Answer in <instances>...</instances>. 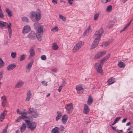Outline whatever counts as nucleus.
I'll list each match as a JSON object with an SVG mask.
<instances>
[{"label": "nucleus", "instance_id": "45", "mask_svg": "<svg viewBox=\"0 0 133 133\" xmlns=\"http://www.w3.org/2000/svg\"><path fill=\"white\" fill-rule=\"evenodd\" d=\"M3 11L2 10V11H0V18H3L4 17V15L3 13Z\"/></svg>", "mask_w": 133, "mask_h": 133}, {"label": "nucleus", "instance_id": "56", "mask_svg": "<svg viewBox=\"0 0 133 133\" xmlns=\"http://www.w3.org/2000/svg\"><path fill=\"white\" fill-rule=\"evenodd\" d=\"M128 26L127 25L126 26H125L122 29L121 31H120V32H121L122 31H124L127 28V27Z\"/></svg>", "mask_w": 133, "mask_h": 133}, {"label": "nucleus", "instance_id": "40", "mask_svg": "<svg viewBox=\"0 0 133 133\" xmlns=\"http://www.w3.org/2000/svg\"><path fill=\"white\" fill-rule=\"evenodd\" d=\"M66 81L65 79H64L63 80V81L62 84L60 85L62 87L65 85L66 84Z\"/></svg>", "mask_w": 133, "mask_h": 133}, {"label": "nucleus", "instance_id": "46", "mask_svg": "<svg viewBox=\"0 0 133 133\" xmlns=\"http://www.w3.org/2000/svg\"><path fill=\"white\" fill-rule=\"evenodd\" d=\"M106 61L105 60H104L103 59L101 61L100 63L98 65H100L101 66H102L103 65V64Z\"/></svg>", "mask_w": 133, "mask_h": 133}, {"label": "nucleus", "instance_id": "59", "mask_svg": "<svg viewBox=\"0 0 133 133\" xmlns=\"http://www.w3.org/2000/svg\"><path fill=\"white\" fill-rule=\"evenodd\" d=\"M121 118V117H117L115 119V121L116 122L118 121L119 119Z\"/></svg>", "mask_w": 133, "mask_h": 133}, {"label": "nucleus", "instance_id": "12", "mask_svg": "<svg viewBox=\"0 0 133 133\" xmlns=\"http://www.w3.org/2000/svg\"><path fill=\"white\" fill-rule=\"evenodd\" d=\"M34 62V60H31V61L27 64L26 66V72L27 73H28L30 72V69L31 68Z\"/></svg>", "mask_w": 133, "mask_h": 133}, {"label": "nucleus", "instance_id": "11", "mask_svg": "<svg viewBox=\"0 0 133 133\" xmlns=\"http://www.w3.org/2000/svg\"><path fill=\"white\" fill-rule=\"evenodd\" d=\"M20 115H21V117H22L24 119L25 118L24 120L30 119L31 117H26L28 115V113L26 112L21 111L19 112Z\"/></svg>", "mask_w": 133, "mask_h": 133}, {"label": "nucleus", "instance_id": "15", "mask_svg": "<svg viewBox=\"0 0 133 133\" xmlns=\"http://www.w3.org/2000/svg\"><path fill=\"white\" fill-rule=\"evenodd\" d=\"M28 37L31 39H34L36 37V34L34 32L31 31L28 35Z\"/></svg>", "mask_w": 133, "mask_h": 133}, {"label": "nucleus", "instance_id": "32", "mask_svg": "<svg viewBox=\"0 0 133 133\" xmlns=\"http://www.w3.org/2000/svg\"><path fill=\"white\" fill-rule=\"evenodd\" d=\"M110 55V54H109L107 55L105 57L103 58V59L105 60V61H106L109 58Z\"/></svg>", "mask_w": 133, "mask_h": 133}, {"label": "nucleus", "instance_id": "43", "mask_svg": "<svg viewBox=\"0 0 133 133\" xmlns=\"http://www.w3.org/2000/svg\"><path fill=\"white\" fill-rule=\"evenodd\" d=\"M7 111H6V110H5L3 111V112L1 114V115H2L3 116L5 117L6 115L7 114Z\"/></svg>", "mask_w": 133, "mask_h": 133}, {"label": "nucleus", "instance_id": "21", "mask_svg": "<svg viewBox=\"0 0 133 133\" xmlns=\"http://www.w3.org/2000/svg\"><path fill=\"white\" fill-rule=\"evenodd\" d=\"M57 116L56 118V121H57L61 118L62 115L61 112L59 111H57Z\"/></svg>", "mask_w": 133, "mask_h": 133}, {"label": "nucleus", "instance_id": "51", "mask_svg": "<svg viewBox=\"0 0 133 133\" xmlns=\"http://www.w3.org/2000/svg\"><path fill=\"white\" fill-rule=\"evenodd\" d=\"M89 30L88 29H87L84 32V33L83 34V36H85L89 32Z\"/></svg>", "mask_w": 133, "mask_h": 133}, {"label": "nucleus", "instance_id": "39", "mask_svg": "<svg viewBox=\"0 0 133 133\" xmlns=\"http://www.w3.org/2000/svg\"><path fill=\"white\" fill-rule=\"evenodd\" d=\"M99 16V14L98 13H96L94 15V19L95 20H97Z\"/></svg>", "mask_w": 133, "mask_h": 133}, {"label": "nucleus", "instance_id": "63", "mask_svg": "<svg viewBox=\"0 0 133 133\" xmlns=\"http://www.w3.org/2000/svg\"><path fill=\"white\" fill-rule=\"evenodd\" d=\"M52 71L54 72H57V70L56 68L52 69H51Z\"/></svg>", "mask_w": 133, "mask_h": 133}, {"label": "nucleus", "instance_id": "2", "mask_svg": "<svg viewBox=\"0 0 133 133\" xmlns=\"http://www.w3.org/2000/svg\"><path fill=\"white\" fill-rule=\"evenodd\" d=\"M103 32V30L102 28L95 32L93 36L94 41L92 43L91 49H93L97 46L100 40L101 36Z\"/></svg>", "mask_w": 133, "mask_h": 133}, {"label": "nucleus", "instance_id": "62", "mask_svg": "<svg viewBox=\"0 0 133 133\" xmlns=\"http://www.w3.org/2000/svg\"><path fill=\"white\" fill-rule=\"evenodd\" d=\"M52 2L54 4H57V0H52Z\"/></svg>", "mask_w": 133, "mask_h": 133}, {"label": "nucleus", "instance_id": "48", "mask_svg": "<svg viewBox=\"0 0 133 133\" xmlns=\"http://www.w3.org/2000/svg\"><path fill=\"white\" fill-rule=\"evenodd\" d=\"M23 119V117H21V116H20L18 119H17L16 120V122H19L20 119Z\"/></svg>", "mask_w": 133, "mask_h": 133}, {"label": "nucleus", "instance_id": "13", "mask_svg": "<svg viewBox=\"0 0 133 133\" xmlns=\"http://www.w3.org/2000/svg\"><path fill=\"white\" fill-rule=\"evenodd\" d=\"M30 26L28 25H26L23 28L22 32L23 34L27 33L30 31Z\"/></svg>", "mask_w": 133, "mask_h": 133}, {"label": "nucleus", "instance_id": "47", "mask_svg": "<svg viewBox=\"0 0 133 133\" xmlns=\"http://www.w3.org/2000/svg\"><path fill=\"white\" fill-rule=\"evenodd\" d=\"M41 58L43 60H45L46 59V57L45 55H43L41 56Z\"/></svg>", "mask_w": 133, "mask_h": 133}, {"label": "nucleus", "instance_id": "53", "mask_svg": "<svg viewBox=\"0 0 133 133\" xmlns=\"http://www.w3.org/2000/svg\"><path fill=\"white\" fill-rule=\"evenodd\" d=\"M41 83L46 86H47V85L48 82L46 81H43L41 82Z\"/></svg>", "mask_w": 133, "mask_h": 133}, {"label": "nucleus", "instance_id": "4", "mask_svg": "<svg viewBox=\"0 0 133 133\" xmlns=\"http://www.w3.org/2000/svg\"><path fill=\"white\" fill-rule=\"evenodd\" d=\"M29 120H24V121H25L26 124L28 126L27 127V128L28 129H30L31 131H33L36 127L37 123L35 122L31 123Z\"/></svg>", "mask_w": 133, "mask_h": 133}, {"label": "nucleus", "instance_id": "16", "mask_svg": "<svg viewBox=\"0 0 133 133\" xmlns=\"http://www.w3.org/2000/svg\"><path fill=\"white\" fill-rule=\"evenodd\" d=\"M106 51H103L98 53L95 56V58L97 59L103 56L106 53Z\"/></svg>", "mask_w": 133, "mask_h": 133}, {"label": "nucleus", "instance_id": "3", "mask_svg": "<svg viewBox=\"0 0 133 133\" xmlns=\"http://www.w3.org/2000/svg\"><path fill=\"white\" fill-rule=\"evenodd\" d=\"M41 12L38 10L35 12L31 11L30 14V16L31 19L33 22H38L40 20L41 18Z\"/></svg>", "mask_w": 133, "mask_h": 133}, {"label": "nucleus", "instance_id": "54", "mask_svg": "<svg viewBox=\"0 0 133 133\" xmlns=\"http://www.w3.org/2000/svg\"><path fill=\"white\" fill-rule=\"evenodd\" d=\"M110 0H101V1L103 3H105L108 2L110 1Z\"/></svg>", "mask_w": 133, "mask_h": 133}, {"label": "nucleus", "instance_id": "22", "mask_svg": "<svg viewBox=\"0 0 133 133\" xmlns=\"http://www.w3.org/2000/svg\"><path fill=\"white\" fill-rule=\"evenodd\" d=\"M115 82V78L113 77H111L108 79L107 82L109 84H112Z\"/></svg>", "mask_w": 133, "mask_h": 133}, {"label": "nucleus", "instance_id": "9", "mask_svg": "<svg viewBox=\"0 0 133 133\" xmlns=\"http://www.w3.org/2000/svg\"><path fill=\"white\" fill-rule=\"evenodd\" d=\"M98 63H96L94 66L95 69L97 70V71L100 73L101 75H103V71L102 70V66L100 65H98Z\"/></svg>", "mask_w": 133, "mask_h": 133}, {"label": "nucleus", "instance_id": "34", "mask_svg": "<svg viewBox=\"0 0 133 133\" xmlns=\"http://www.w3.org/2000/svg\"><path fill=\"white\" fill-rule=\"evenodd\" d=\"M25 58V56L24 55H23L21 56L20 58L19 61H23Z\"/></svg>", "mask_w": 133, "mask_h": 133}, {"label": "nucleus", "instance_id": "61", "mask_svg": "<svg viewBox=\"0 0 133 133\" xmlns=\"http://www.w3.org/2000/svg\"><path fill=\"white\" fill-rule=\"evenodd\" d=\"M62 87H63L61 85H60L59 86L58 89V90L59 92H60L61 91Z\"/></svg>", "mask_w": 133, "mask_h": 133}, {"label": "nucleus", "instance_id": "58", "mask_svg": "<svg viewBox=\"0 0 133 133\" xmlns=\"http://www.w3.org/2000/svg\"><path fill=\"white\" fill-rule=\"evenodd\" d=\"M3 72L2 71H1L0 72V79H2L3 77Z\"/></svg>", "mask_w": 133, "mask_h": 133}, {"label": "nucleus", "instance_id": "38", "mask_svg": "<svg viewBox=\"0 0 133 133\" xmlns=\"http://www.w3.org/2000/svg\"><path fill=\"white\" fill-rule=\"evenodd\" d=\"M22 20L23 21L26 22H29L28 18L26 17H23L22 18Z\"/></svg>", "mask_w": 133, "mask_h": 133}, {"label": "nucleus", "instance_id": "30", "mask_svg": "<svg viewBox=\"0 0 133 133\" xmlns=\"http://www.w3.org/2000/svg\"><path fill=\"white\" fill-rule=\"evenodd\" d=\"M112 9V6L111 5L108 6L106 9V11L108 12H111Z\"/></svg>", "mask_w": 133, "mask_h": 133}, {"label": "nucleus", "instance_id": "8", "mask_svg": "<svg viewBox=\"0 0 133 133\" xmlns=\"http://www.w3.org/2000/svg\"><path fill=\"white\" fill-rule=\"evenodd\" d=\"M65 108L68 113L71 112L73 109V104L70 103L67 104L65 107Z\"/></svg>", "mask_w": 133, "mask_h": 133}, {"label": "nucleus", "instance_id": "50", "mask_svg": "<svg viewBox=\"0 0 133 133\" xmlns=\"http://www.w3.org/2000/svg\"><path fill=\"white\" fill-rule=\"evenodd\" d=\"M32 95L31 91L30 90H29L27 93V96L30 97Z\"/></svg>", "mask_w": 133, "mask_h": 133}, {"label": "nucleus", "instance_id": "31", "mask_svg": "<svg viewBox=\"0 0 133 133\" xmlns=\"http://www.w3.org/2000/svg\"><path fill=\"white\" fill-rule=\"evenodd\" d=\"M59 16L60 18L62 19L63 21H66V18L63 15L60 14L59 15Z\"/></svg>", "mask_w": 133, "mask_h": 133}, {"label": "nucleus", "instance_id": "52", "mask_svg": "<svg viewBox=\"0 0 133 133\" xmlns=\"http://www.w3.org/2000/svg\"><path fill=\"white\" fill-rule=\"evenodd\" d=\"M64 127L63 126L61 125L60 126L59 128V130L60 131H63L64 129Z\"/></svg>", "mask_w": 133, "mask_h": 133}, {"label": "nucleus", "instance_id": "26", "mask_svg": "<svg viewBox=\"0 0 133 133\" xmlns=\"http://www.w3.org/2000/svg\"><path fill=\"white\" fill-rule=\"evenodd\" d=\"M6 12L7 13L8 16L10 17H11L12 16V14L11 11L10 9L8 8H7L5 9Z\"/></svg>", "mask_w": 133, "mask_h": 133}, {"label": "nucleus", "instance_id": "57", "mask_svg": "<svg viewBox=\"0 0 133 133\" xmlns=\"http://www.w3.org/2000/svg\"><path fill=\"white\" fill-rule=\"evenodd\" d=\"M74 2V0H69L68 2L71 5Z\"/></svg>", "mask_w": 133, "mask_h": 133}, {"label": "nucleus", "instance_id": "37", "mask_svg": "<svg viewBox=\"0 0 133 133\" xmlns=\"http://www.w3.org/2000/svg\"><path fill=\"white\" fill-rule=\"evenodd\" d=\"M16 56V52H12L11 53V56L13 58H15Z\"/></svg>", "mask_w": 133, "mask_h": 133}, {"label": "nucleus", "instance_id": "7", "mask_svg": "<svg viewBox=\"0 0 133 133\" xmlns=\"http://www.w3.org/2000/svg\"><path fill=\"white\" fill-rule=\"evenodd\" d=\"M84 43L81 41H80L77 43L72 49L73 52H75L77 51L83 44Z\"/></svg>", "mask_w": 133, "mask_h": 133}, {"label": "nucleus", "instance_id": "14", "mask_svg": "<svg viewBox=\"0 0 133 133\" xmlns=\"http://www.w3.org/2000/svg\"><path fill=\"white\" fill-rule=\"evenodd\" d=\"M76 89L79 94H81L83 93V88L80 85H77L76 87Z\"/></svg>", "mask_w": 133, "mask_h": 133}, {"label": "nucleus", "instance_id": "27", "mask_svg": "<svg viewBox=\"0 0 133 133\" xmlns=\"http://www.w3.org/2000/svg\"><path fill=\"white\" fill-rule=\"evenodd\" d=\"M93 99L91 96H89L87 101V104L88 105H91Z\"/></svg>", "mask_w": 133, "mask_h": 133}, {"label": "nucleus", "instance_id": "6", "mask_svg": "<svg viewBox=\"0 0 133 133\" xmlns=\"http://www.w3.org/2000/svg\"><path fill=\"white\" fill-rule=\"evenodd\" d=\"M28 114L33 118H36L38 117V113L33 108H30L28 110Z\"/></svg>", "mask_w": 133, "mask_h": 133}, {"label": "nucleus", "instance_id": "55", "mask_svg": "<svg viewBox=\"0 0 133 133\" xmlns=\"http://www.w3.org/2000/svg\"><path fill=\"white\" fill-rule=\"evenodd\" d=\"M110 126H111V127L112 129L113 130H114L115 131H116L118 133V132H119V131H118V130H116L115 127H114L112 126H111V125H110Z\"/></svg>", "mask_w": 133, "mask_h": 133}, {"label": "nucleus", "instance_id": "23", "mask_svg": "<svg viewBox=\"0 0 133 133\" xmlns=\"http://www.w3.org/2000/svg\"><path fill=\"white\" fill-rule=\"evenodd\" d=\"M26 126L24 123H23L20 128V130L22 133L24 132L26 130Z\"/></svg>", "mask_w": 133, "mask_h": 133}, {"label": "nucleus", "instance_id": "29", "mask_svg": "<svg viewBox=\"0 0 133 133\" xmlns=\"http://www.w3.org/2000/svg\"><path fill=\"white\" fill-rule=\"evenodd\" d=\"M52 48L54 50H56L58 49V46L56 43H54L52 45Z\"/></svg>", "mask_w": 133, "mask_h": 133}, {"label": "nucleus", "instance_id": "41", "mask_svg": "<svg viewBox=\"0 0 133 133\" xmlns=\"http://www.w3.org/2000/svg\"><path fill=\"white\" fill-rule=\"evenodd\" d=\"M85 122L87 123H90L91 122V121L90 118L88 117H86L85 118Z\"/></svg>", "mask_w": 133, "mask_h": 133}, {"label": "nucleus", "instance_id": "35", "mask_svg": "<svg viewBox=\"0 0 133 133\" xmlns=\"http://www.w3.org/2000/svg\"><path fill=\"white\" fill-rule=\"evenodd\" d=\"M8 31L9 32V36L10 38L12 36V30L11 28H8Z\"/></svg>", "mask_w": 133, "mask_h": 133}, {"label": "nucleus", "instance_id": "28", "mask_svg": "<svg viewBox=\"0 0 133 133\" xmlns=\"http://www.w3.org/2000/svg\"><path fill=\"white\" fill-rule=\"evenodd\" d=\"M118 66L120 68H123L125 66V64L122 62H118Z\"/></svg>", "mask_w": 133, "mask_h": 133}, {"label": "nucleus", "instance_id": "10", "mask_svg": "<svg viewBox=\"0 0 133 133\" xmlns=\"http://www.w3.org/2000/svg\"><path fill=\"white\" fill-rule=\"evenodd\" d=\"M35 46L33 45L29 50V52L30 55L29 57V59H30L34 57L35 54V53L34 50L35 48Z\"/></svg>", "mask_w": 133, "mask_h": 133}, {"label": "nucleus", "instance_id": "24", "mask_svg": "<svg viewBox=\"0 0 133 133\" xmlns=\"http://www.w3.org/2000/svg\"><path fill=\"white\" fill-rule=\"evenodd\" d=\"M7 24L6 22L1 21L0 23V28H2L3 27H6Z\"/></svg>", "mask_w": 133, "mask_h": 133}, {"label": "nucleus", "instance_id": "5", "mask_svg": "<svg viewBox=\"0 0 133 133\" xmlns=\"http://www.w3.org/2000/svg\"><path fill=\"white\" fill-rule=\"evenodd\" d=\"M36 38L39 41L42 39V37L43 33V28L42 26H40L37 29Z\"/></svg>", "mask_w": 133, "mask_h": 133}, {"label": "nucleus", "instance_id": "1", "mask_svg": "<svg viewBox=\"0 0 133 133\" xmlns=\"http://www.w3.org/2000/svg\"><path fill=\"white\" fill-rule=\"evenodd\" d=\"M103 32V30L102 28L95 32L93 36L94 41L92 43L91 49H93L97 46L100 40L101 36Z\"/></svg>", "mask_w": 133, "mask_h": 133}, {"label": "nucleus", "instance_id": "18", "mask_svg": "<svg viewBox=\"0 0 133 133\" xmlns=\"http://www.w3.org/2000/svg\"><path fill=\"white\" fill-rule=\"evenodd\" d=\"M90 111V109L88 106L86 104L84 105V109L83 113L85 114H87Z\"/></svg>", "mask_w": 133, "mask_h": 133}, {"label": "nucleus", "instance_id": "36", "mask_svg": "<svg viewBox=\"0 0 133 133\" xmlns=\"http://www.w3.org/2000/svg\"><path fill=\"white\" fill-rule=\"evenodd\" d=\"M58 27L57 26H56L55 27L52 29L51 30V31L53 32H54L56 31H58Z\"/></svg>", "mask_w": 133, "mask_h": 133}, {"label": "nucleus", "instance_id": "17", "mask_svg": "<svg viewBox=\"0 0 133 133\" xmlns=\"http://www.w3.org/2000/svg\"><path fill=\"white\" fill-rule=\"evenodd\" d=\"M24 83V82L21 80H19L15 85V88H18L22 87Z\"/></svg>", "mask_w": 133, "mask_h": 133}, {"label": "nucleus", "instance_id": "60", "mask_svg": "<svg viewBox=\"0 0 133 133\" xmlns=\"http://www.w3.org/2000/svg\"><path fill=\"white\" fill-rule=\"evenodd\" d=\"M1 99L3 100V101H7L6 98L5 96H2L1 97Z\"/></svg>", "mask_w": 133, "mask_h": 133}, {"label": "nucleus", "instance_id": "44", "mask_svg": "<svg viewBox=\"0 0 133 133\" xmlns=\"http://www.w3.org/2000/svg\"><path fill=\"white\" fill-rule=\"evenodd\" d=\"M8 125H7L5 127V128H4V129L2 131V133H6L8 128Z\"/></svg>", "mask_w": 133, "mask_h": 133}, {"label": "nucleus", "instance_id": "20", "mask_svg": "<svg viewBox=\"0 0 133 133\" xmlns=\"http://www.w3.org/2000/svg\"><path fill=\"white\" fill-rule=\"evenodd\" d=\"M16 66V65L14 64H12L8 65L7 67V69L8 70H10L14 69Z\"/></svg>", "mask_w": 133, "mask_h": 133}, {"label": "nucleus", "instance_id": "25", "mask_svg": "<svg viewBox=\"0 0 133 133\" xmlns=\"http://www.w3.org/2000/svg\"><path fill=\"white\" fill-rule=\"evenodd\" d=\"M58 130V127H55L51 130V133H59Z\"/></svg>", "mask_w": 133, "mask_h": 133}, {"label": "nucleus", "instance_id": "49", "mask_svg": "<svg viewBox=\"0 0 133 133\" xmlns=\"http://www.w3.org/2000/svg\"><path fill=\"white\" fill-rule=\"evenodd\" d=\"M5 116H3L1 115L0 116V120L1 122H2L3 121V119L5 118Z\"/></svg>", "mask_w": 133, "mask_h": 133}, {"label": "nucleus", "instance_id": "33", "mask_svg": "<svg viewBox=\"0 0 133 133\" xmlns=\"http://www.w3.org/2000/svg\"><path fill=\"white\" fill-rule=\"evenodd\" d=\"M4 63L2 59L0 58V68L2 67L4 65Z\"/></svg>", "mask_w": 133, "mask_h": 133}, {"label": "nucleus", "instance_id": "42", "mask_svg": "<svg viewBox=\"0 0 133 133\" xmlns=\"http://www.w3.org/2000/svg\"><path fill=\"white\" fill-rule=\"evenodd\" d=\"M34 25L35 29H37L38 27L39 26H38L39 24L37 22L34 23Z\"/></svg>", "mask_w": 133, "mask_h": 133}, {"label": "nucleus", "instance_id": "64", "mask_svg": "<svg viewBox=\"0 0 133 133\" xmlns=\"http://www.w3.org/2000/svg\"><path fill=\"white\" fill-rule=\"evenodd\" d=\"M11 23H9V24L8 25L7 24L6 25V28H11Z\"/></svg>", "mask_w": 133, "mask_h": 133}, {"label": "nucleus", "instance_id": "19", "mask_svg": "<svg viewBox=\"0 0 133 133\" xmlns=\"http://www.w3.org/2000/svg\"><path fill=\"white\" fill-rule=\"evenodd\" d=\"M68 118V116L66 115H64L62 118V121L64 124H65Z\"/></svg>", "mask_w": 133, "mask_h": 133}]
</instances>
